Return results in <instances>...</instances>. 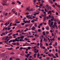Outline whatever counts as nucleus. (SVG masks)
Instances as JSON below:
<instances>
[{
  "label": "nucleus",
  "instance_id": "14",
  "mask_svg": "<svg viewBox=\"0 0 60 60\" xmlns=\"http://www.w3.org/2000/svg\"><path fill=\"white\" fill-rule=\"evenodd\" d=\"M24 38V36H22L20 37L21 39H23Z\"/></svg>",
  "mask_w": 60,
  "mask_h": 60
},
{
  "label": "nucleus",
  "instance_id": "63",
  "mask_svg": "<svg viewBox=\"0 0 60 60\" xmlns=\"http://www.w3.org/2000/svg\"><path fill=\"white\" fill-rule=\"evenodd\" d=\"M38 28H41V27H40V26L39 25L38 26Z\"/></svg>",
  "mask_w": 60,
  "mask_h": 60
},
{
  "label": "nucleus",
  "instance_id": "58",
  "mask_svg": "<svg viewBox=\"0 0 60 60\" xmlns=\"http://www.w3.org/2000/svg\"><path fill=\"white\" fill-rule=\"evenodd\" d=\"M2 34H3V35H5V33H3Z\"/></svg>",
  "mask_w": 60,
  "mask_h": 60
},
{
  "label": "nucleus",
  "instance_id": "60",
  "mask_svg": "<svg viewBox=\"0 0 60 60\" xmlns=\"http://www.w3.org/2000/svg\"><path fill=\"white\" fill-rule=\"evenodd\" d=\"M57 6L58 7H59V8H60V5H57Z\"/></svg>",
  "mask_w": 60,
  "mask_h": 60
},
{
  "label": "nucleus",
  "instance_id": "15",
  "mask_svg": "<svg viewBox=\"0 0 60 60\" xmlns=\"http://www.w3.org/2000/svg\"><path fill=\"white\" fill-rule=\"evenodd\" d=\"M37 23H35L34 24V26L35 27H37Z\"/></svg>",
  "mask_w": 60,
  "mask_h": 60
},
{
  "label": "nucleus",
  "instance_id": "4",
  "mask_svg": "<svg viewBox=\"0 0 60 60\" xmlns=\"http://www.w3.org/2000/svg\"><path fill=\"white\" fill-rule=\"evenodd\" d=\"M44 40L43 41H44L46 43H47V41H48V39H46L45 38H44Z\"/></svg>",
  "mask_w": 60,
  "mask_h": 60
},
{
  "label": "nucleus",
  "instance_id": "46",
  "mask_svg": "<svg viewBox=\"0 0 60 60\" xmlns=\"http://www.w3.org/2000/svg\"><path fill=\"white\" fill-rule=\"evenodd\" d=\"M11 11H13V13H15V11H13V9Z\"/></svg>",
  "mask_w": 60,
  "mask_h": 60
},
{
  "label": "nucleus",
  "instance_id": "2",
  "mask_svg": "<svg viewBox=\"0 0 60 60\" xmlns=\"http://www.w3.org/2000/svg\"><path fill=\"white\" fill-rule=\"evenodd\" d=\"M48 56H50V57H51H51H52L54 56V54H51V55H50V54H48Z\"/></svg>",
  "mask_w": 60,
  "mask_h": 60
},
{
  "label": "nucleus",
  "instance_id": "40",
  "mask_svg": "<svg viewBox=\"0 0 60 60\" xmlns=\"http://www.w3.org/2000/svg\"><path fill=\"white\" fill-rule=\"evenodd\" d=\"M9 38L10 39H12V37L11 36H10L9 37Z\"/></svg>",
  "mask_w": 60,
  "mask_h": 60
},
{
  "label": "nucleus",
  "instance_id": "43",
  "mask_svg": "<svg viewBox=\"0 0 60 60\" xmlns=\"http://www.w3.org/2000/svg\"><path fill=\"white\" fill-rule=\"evenodd\" d=\"M30 17V16H29L28 15H27L26 16V17L27 18H29Z\"/></svg>",
  "mask_w": 60,
  "mask_h": 60
},
{
  "label": "nucleus",
  "instance_id": "53",
  "mask_svg": "<svg viewBox=\"0 0 60 60\" xmlns=\"http://www.w3.org/2000/svg\"><path fill=\"white\" fill-rule=\"evenodd\" d=\"M12 32V30H11L10 31L9 33H11Z\"/></svg>",
  "mask_w": 60,
  "mask_h": 60
},
{
  "label": "nucleus",
  "instance_id": "1",
  "mask_svg": "<svg viewBox=\"0 0 60 60\" xmlns=\"http://www.w3.org/2000/svg\"><path fill=\"white\" fill-rule=\"evenodd\" d=\"M49 23L48 24L49 25V26L51 27V26H53V22H51V20H49Z\"/></svg>",
  "mask_w": 60,
  "mask_h": 60
},
{
  "label": "nucleus",
  "instance_id": "22",
  "mask_svg": "<svg viewBox=\"0 0 60 60\" xmlns=\"http://www.w3.org/2000/svg\"><path fill=\"white\" fill-rule=\"evenodd\" d=\"M25 40H23V39H21L20 40V41H24Z\"/></svg>",
  "mask_w": 60,
  "mask_h": 60
},
{
  "label": "nucleus",
  "instance_id": "55",
  "mask_svg": "<svg viewBox=\"0 0 60 60\" xmlns=\"http://www.w3.org/2000/svg\"><path fill=\"white\" fill-rule=\"evenodd\" d=\"M9 60H12V58L11 57L9 59Z\"/></svg>",
  "mask_w": 60,
  "mask_h": 60
},
{
  "label": "nucleus",
  "instance_id": "8",
  "mask_svg": "<svg viewBox=\"0 0 60 60\" xmlns=\"http://www.w3.org/2000/svg\"><path fill=\"white\" fill-rule=\"evenodd\" d=\"M45 28L46 30H49V26H48L47 27H45Z\"/></svg>",
  "mask_w": 60,
  "mask_h": 60
},
{
  "label": "nucleus",
  "instance_id": "32",
  "mask_svg": "<svg viewBox=\"0 0 60 60\" xmlns=\"http://www.w3.org/2000/svg\"><path fill=\"white\" fill-rule=\"evenodd\" d=\"M28 49H29V50H30V49H31V47H28Z\"/></svg>",
  "mask_w": 60,
  "mask_h": 60
},
{
  "label": "nucleus",
  "instance_id": "50",
  "mask_svg": "<svg viewBox=\"0 0 60 60\" xmlns=\"http://www.w3.org/2000/svg\"><path fill=\"white\" fill-rule=\"evenodd\" d=\"M30 44L31 45H32V44H35V43H30Z\"/></svg>",
  "mask_w": 60,
  "mask_h": 60
},
{
  "label": "nucleus",
  "instance_id": "26",
  "mask_svg": "<svg viewBox=\"0 0 60 60\" xmlns=\"http://www.w3.org/2000/svg\"><path fill=\"white\" fill-rule=\"evenodd\" d=\"M51 12V11H49L48 12V14H49V13H50Z\"/></svg>",
  "mask_w": 60,
  "mask_h": 60
},
{
  "label": "nucleus",
  "instance_id": "48",
  "mask_svg": "<svg viewBox=\"0 0 60 60\" xmlns=\"http://www.w3.org/2000/svg\"><path fill=\"white\" fill-rule=\"evenodd\" d=\"M12 34V33H11L10 34H9L8 35V36H10V35H11V34Z\"/></svg>",
  "mask_w": 60,
  "mask_h": 60
},
{
  "label": "nucleus",
  "instance_id": "47",
  "mask_svg": "<svg viewBox=\"0 0 60 60\" xmlns=\"http://www.w3.org/2000/svg\"><path fill=\"white\" fill-rule=\"evenodd\" d=\"M46 59L47 60H49V57H47L46 58Z\"/></svg>",
  "mask_w": 60,
  "mask_h": 60
},
{
  "label": "nucleus",
  "instance_id": "42",
  "mask_svg": "<svg viewBox=\"0 0 60 60\" xmlns=\"http://www.w3.org/2000/svg\"><path fill=\"white\" fill-rule=\"evenodd\" d=\"M46 34H49V32L48 31H46Z\"/></svg>",
  "mask_w": 60,
  "mask_h": 60
},
{
  "label": "nucleus",
  "instance_id": "31",
  "mask_svg": "<svg viewBox=\"0 0 60 60\" xmlns=\"http://www.w3.org/2000/svg\"><path fill=\"white\" fill-rule=\"evenodd\" d=\"M25 36H28V34L27 33H25Z\"/></svg>",
  "mask_w": 60,
  "mask_h": 60
},
{
  "label": "nucleus",
  "instance_id": "59",
  "mask_svg": "<svg viewBox=\"0 0 60 60\" xmlns=\"http://www.w3.org/2000/svg\"><path fill=\"white\" fill-rule=\"evenodd\" d=\"M56 24H57V23H56V22H55L54 23V25H56Z\"/></svg>",
  "mask_w": 60,
  "mask_h": 60
},
{
  "label": "nucleus",
  "instance_id": "36",
  "mask_svg": "<svg viewBox=\"0 0 60 60\" xmlns=\"http://www.w3.org/2000/svg\"><path fill=\"white\" fill-rule=\"evenodd\" d=\"M23 22H24L25 23H26V20H23Z\"/></svg>",
  "mask_w": 60,
  "mask_h": 60
},
{
  "label": "nucleus",
  "instance_id": "35",
  "mask_svg": "<svg viewBox=\"0 0 60 60\" xmlns=\"http://www.w3.org/2000/svg\"><path fill=\"white\" fill-rule=\"evenodd\" d=\"M51 16L52 17H51V18H52V19H54V16Z\"/></svg>",
  "mask_w": 60,
  "mask_h": 60
},
{
  "label": "nucleus",
  "instance_id": "49",
  "mask_svg": "<svg viewBox=\"0 0 60 60\" xmlns=\"http://www.w3.org/2000/svg\"><path fill=\"white\" fill-rule=\"evenodd\" d=\"M17 39H18V38H16L15 39V42L16 41H17Z\"/></svg>",
  "mask_w": 60,
  "mask_h": 60
},
{
  "label": "nucleus",
  "instance_id": "25",
  "mask_svg": "<svg viewBox=\"0 0 60 60\" xmlns=\"http://www.w3.org/2000/svg\"><path fill=\"white\" fill-rule=\"evenodd\" d=\"M21 24L22 26H24L25 25V23L24 22H22L21 23Z\"/></svg>",
  "mask_w": 60,
  "mask_h": 60
},
{
  "label": "nucleus",
  "instance_id": "27",
  "mask_svg": "<svg viewBox=\"0 0 60 60\" xmlns=\"http://www.w3.org/2000/svg\"><path fill=\"white\" fill-rule=\"evenodd\" d=\"M28 19H33V18H32V17L30 16L28 18Z\"/></svg>",
  "mask_w": 60,
  "mask_h": 60
},
{
  "label": "nucleus",
  "instance_id": "7",
  "mask_svg": "<svg viewBox=\"0 0 60 60\" xmlns=\"http://www.w3.org/2000/svg\"><path fill=\"white\" fill-rule=\"evenodd\" d=\"M36 29V28L34 26H33L31 28V30H35Z\"/></svg>",
  "mask_w": 60,
  "mask_h": 60
},
{
  "label": "nucleus",
  "instance_id": "33",
  "mask_svg": "<svg viewBox=\"0 0 60 60\" xmlns=\"http://www.w3.org/2000/svg\"><path fill=\"white\" fill-rule=\"evenodd\" d=\"M20 32L21 33H22V32H24V31L22 30L21 31H20Z\"/></svg>",
  "mask_w": 60,
  "mask_h": 60
},
{
  "label": "nucleus",
  "instance_id": "51",
  "mask_svg": "<svg viewBox=\"0 0 60 60\" xmlns=\"http://www.w3.org/2000/svg\"><path fill=\"white\" fill-rule=\"evenodd\" d=\"M55 45L56 46H57V42H56L55 43Z\"/></svg>",
  "mask_w": 60,
  "mask_h": 60
},
{
  "label": "nucleus",
  "instance_id": "23",
  "mask_svg": "<svg viewBox=\"0 0 60 60\" xmlns=\"http://www.w3.org/2000/svg\"><path fill=\"white\" fill-rule=\"evenodd\" d=\"M18 21V20L17 19H16V20H15V22L16 23Z\"/></svg>",
  "mask_w": 60,
  "mask_h": 60
},
{
  "label": "nucleus",
  "instance_id": "56",
  "mask_svg": "<svg viewBox=\"0 0 60 60\" xmlns=\"http://www.w3.org/2000/svg\"><path fill=\"white\" fill-rule=\"evenodd\" d=\"M42 25V23H41L39 25L40 26H41Z\"/></svg>",
  "mask_w": 60,
  "mask_h": 60
},
{
  "label": "nucleus",
  "instance_id": "28",
  "mask_svg": "<svg viewBox=\"0 0 60 60\" xmlns=\"http://www.w3.org/2000/svg\"><path fill=\"white\" fill-rule=\"evenodd\" d=\"M53 20H54V21H55V22H56V19H53Z\"/></svg>",
  "mask_w": 60,
  "mask_h": 60
},
{
  "label": "nucleus",
  "instance_id": "30",
  "mask_svg": "<svg viewBox=\"0 0 60 60\" xmlns=\"http://www.w3.org/2000/svg\"><path fill=\"white\" fill-rule=\"evenodd\" d=\"M43 35L44 36L45 35V31H44L43 33Z\"/></svg>",
  "mask_w": 60,
  "mask_h": 60
},
{
  "label": "nucleus",
  "instance_id": "34",
  "mask_svg": "<svg viewBox=\"0 0 60 60\" xmlns=\"http://www.w3.org/2000/svg\"><path fill=\"white\" fill-rule=\"evenodd\" d=\"M19 47H17L15 49H19Z\"/></svg>",
  "mask_w": 60,
  "mask_h": 60
},
{
  "label": "nucleus",
  "instance_id": "3",
  "mask_svg": "<svg viewBox=\"0 0 60 60\" xmlns=\"http://www.w3.org/2000/svg\"><path fill=\"white\" fill-rule=\"evenodd\" d=\"M16 42L15 40H11L10 41H9V43H11V42Z\"/></svg>",
  "mask_w": 60,
  "mask_h": 60
},
{
  "label": "nucleus",
  "instance_id": "9",
  "mask_svg": "<svg viewBox=\"0 0 60 60\" xmlns=\"http://www.w3.org/2000/svg\"><path fill=\"white\" fill-rule=\"evenodd\" d=\"M27 55H25V56H26L27 58H28V57H29V56H30V54H28Z\"/></svg>",
  "mask_w": 60,
  "mask_h": 60
},
{
  "label": "nucleus",
  "instance_id": "62",
  "mask_svg": "<svg viewBox=\"0 0 60 60\" xmlns=\"http://www.w3.org/2000/svg\"><path fill=\"white\" fill-rule=\"evenodd\" d=\"M22 34H26V33H22Z\"/></svg>",
  "mask_w": 60,
  "mask_h": 60
},
{
  "label": "nucleus",
  "instance_id": "6",
  "mask_svg": "<svg viewBox=\"0 0 60 60\" xmlns=\"http://www.w3.org/2000/svg\"><path fill=\"white\" fill-rule=\"evenodd\" d=\"M4 57H5L6 58H8V57H9V56L8 55H4Z\"/></svg>",
  "mask_w": 60,
  "mask_h": 60
},
{
  "label": "nucleus",
  "instance_id": "13",
  "mask_svg": "<svg viewBox=\"0 0 60 60\" xmlns=\"http://www.w3.org/2000/svg\"><path fill=\"white\" fill-rule=\"evenodd\" d=\"M11 24H12V23L11 22L10 23V25L9 26H8V28H9V27H10V26H12V25H11Z\"/></svg>",
  "mask_w": 60,
  "mask_h": 60
},
{
  "label": "nucleus",
  "instance_id": "54",
  "mask_svg": "<svg viewBox=\"0 0 60 60\" xmlns=\"http://www.w3.org/2000/svg\"><path fill=\"white\" fill-rule=\"evenodd\" d=\"M11 54L12 55V54H13V55H14V54H15V53H14V52H12V53H11Z\"/></svg>",
  "mask_w": 60,
  "mask_h": 60
},
{
  "label": "nucleus",
  "instance_id": "18",
  "mask_svg": "<svg viewBox=\"0 0 60 60\" xmlns=\"http://www.w3.org/2000/svg\"><path fill=\"white\" fill-rule=\"evenodd\" d=\"M12 49H13V48H7V49L8 50H11Z\"/></svg>",
  "mask_w": 60,
  "mask_h": 60
},
{
  "label": "nucleus",
  "instance_id": "45",
  "mask_svg": "<svg viewBox=\"0 0 60 60\" xmlns=\"http://www.w3.org/2000/svg\"><path fill=\"white\" fill-rule=\"evenodd\" d=\"M24 55H25V54H24V53H23L21 54V56H24Z\"/></svg>",
  "mask_w": 60,
  "mask_h": 60
},
{
  "label": "nucleus",
  "instance_id": "24",
  "mask_svg": "<svg viewBox=\"0 0 60 60\" xmlns=\"http://www.w3.org/2000/svg\"><path fill=\"white\" fill-rule=\"evenodd\" d=\"M34 31L35 32V33L36 34H37V33H38V30H35Z\"/></svg>",
  "mask_w": 60,
  "mask_h": 60
},
{
  "label": "nucleus",
  "instance_id": "5",
  "mask_svg": "<svg viewBox=\"0 0 60 60\" xmlns=\"http://www.w3.org/2000/svg\"><path fill=\"white\" fill-rule=\"evenodd\" d=\"M57 25H53L52 26V27L53 29L54 28H56V27H57Z\"/></svg>",
  "mask_w": 60,
  "mask_h": 60
},
{
  "label": "nucleus",
  "instance_id": "44",
  "mask_svg": "<svg viewBox=\"0 0 60 60\" xmlns=\"http://www.w3.org/2000/svg\"><path fill=\"white\" fill-rule=\"evenodd\" d=\"M20 30H18L16 31V33H19V32H20Z\"/></svg>",
  "mask_w": 60,
  "mask_h": 60
},
{
  "label": "nucleus",
  "instance_id": "52",
  "mask_svg": "<svg viewBox=\"0 0 60 60\" xmlns=\"http://www.w3.org/2000/svg\"><path fill=\"white\" fill-rule=\"evenodd\" d=\"M26 46H31V45L30 44H29L28 43V45H26Z\"/></svg>",
  "mask_w": 60,
  "mask_h": 60
},
{
  "label": "nucleus",
  "instance_id": "11",
  "mask_svg": "<svg viewBox=\"0 0 60 60\" xmlns=\"http://www.w3.org/2000/svg\"><path fill=\"white\" fill-rule=\"evenodd\" d=\"M24 40H26V41H29L30 39L28 38H24Z\"/></svg>",
  "mask_w": 60,
  "mask_h": 60
},
{
  "label": "nucleus",
  "instance_id": "57",
  "mask_svg": "<svg viewBox=\"0 0 60 60\" xmlns=\"http://www.w3.org/2000/svg\"><path fill=\"white\" fill-rule=\"evenodd\" d=\"M12 4H15V3H14V2H12Z\"/></svg>",
  "mask_w": 60,
  "mask_h": 60
},
{
  "label": "nucleus",
  "instance_id": "12",
  "mask_svg": "<svg viewBox=\"0 0 60 60\" xmlns=\"http://www.w3.org/2000/svg\"><path fill=\"white\" fill-rule=\"evenodd\" d=\"M30 23V20L29 21H26V23H28L29 24Z\"/></svg>",
  "mask_w": 60,
  "mask_h": 60
},
{
  "label": "nucleus",
  "instance_id": "17",
  "mask_svg": "<svg viewBox=\"0 0 60 60\" xmlns=\"http://www.w3.org/2000/svg\"><path fill=\"white\" fill-rule=\"evenodd\" d=\"M30 25V24H27L25 25V27H27V26H29Z\"/></svg>",
  "mask_w": 60,
  "mask_h": 60
},
{
  "label": "nucleus",
  "instance_id": "29",
  "mask_svg": "<svg viewBox=\"0 0 60 60\" xmlns=\"http://www.w3.org/2000/svg\"><path fill=\"white\" fill-rule=\"evenodd\" d=\"M17 3H19L20 4H21V2H19V1H17Z\"/></svg>",
  "mask_w": 60,
  "mask_h": 60
},
{
  "label": "nucleus",
  "instance_id": "64",
  "mask_svg": "<svg viewBox=\"0 0 60 60\" xmlns=\"http://www.w3.org/2000/svg\"><path fill=\"white\" fill-rule=\"evenodd\" d=\"M17 45H19V42H17Z\"/></svg>",
  "mask_w": 60,
  "mask_h": 60
},
{
  "label": "nucleus",
  "instance_id": "38",
  "mask_svg": "<svg viewBox=\"0 0 60 60\" xmlns=\"http://www.w3.org/2000/svg\"><path fill=\"white\" fill-rule=\"evenodd\" d=\"M38 31L39 32H41V30L40 29H39L38 30Z\"/></svg>",
  "mask_w": 60,
  "mask_h": 60
},
{
  "label": "nucleus",
  "instance_id": "20",
  "mask_svg": "<svg viewBox=\"0 0 60 60\" xmlns=\"http://www.w3.org/2000/svg\"><path fill=\"white\" fill-rule=\"evenodd\" d=\"M12 44L13 45H16V43H13Z\"/></svg>",
  "mask_w": 60,
  "mask_h": 60
},
{
  "label": "nucleus",
  "instance_id": "10",
  "mask_svg": "<svg viewBox=\"0 0 60 60\" xmlns=\"http://www.w3.org/2000/svg\"><path fill=\"white\" fill-rule=\"evenodd\" d=\"M41 16H42L43 17H45L46 16V14H45V15L43 14H42L41 15Z\"/></svg>",
  "mask_w": 60,
  "mask_h": 60
},
{
  "label": "nucleus",
  "instance_id": "21",
  "mask_svg": "<svg viewBox=\"0 0 60 60\" xmlns=\"http://www.w3.org/2000/svg\"><path fill=\"white\" fill-rule=\"evenodd\" d=\"M29 11H33V9H30Z\"/></svg>",
  "mask_w": 60,
  "mask_h": 60
},
{
  "label": "nucleus",
  "instance_id": "37",
  "mask_svg": "<svg viewBox=\"0 0 60 60\" xmlns=\"http://www.w3.org/2000/svg\"><path fill=\"white\" fill-rule=\"evenodd\" d=\"M40 46H43V45H42V43L41 42L40 43Z\"/></svg>",
  "mask_w": 60,
  "mask_h": 60
},
{
  "label": "nucleus",
  "instance_id": "61",
  "mask_svg": "<svg viewBox=\"0 0 60 60\" xmlns=\"http://www.w3.org/2000/svg\"><path fill=\"white\" fill-rule=\"evenodd\" d=\"M53 57L54 58H56V57L54 55V56H53Z\"/></svg>",
  "mask_w": 60,
  "mask_h": 60
},
{
  "label": "nucleus",
  "instance_id": "39",
  "mask_svg": "<svg viewBox=\"0 0 60 60\" xmlns=\"http://www.w3.org/2000/svg\"><path fill=\"white\" fill-rule=\"evenodd\" d=\"M39 55L40 54H39L38 53V58H39V56H40Z\"/></svg>",
  "mask_w": 60,
  "mask_h": 60
},
{
  "label": "nucleus",
  "instance_id": "16",
  "mask_svg": "<svg viewBox=\"0 0 60 60\" xmlns=\"http://www.w3.org/2000/svg\"><path fill=\"white\" fill-rule=\"evenodd\" d=\"M44 19L43 21H45L46 20V19H47V17H45L44 16Z\"/></svg>",
  "mask_w": 60,
  "mask_h": 60
},
{
  "label": "nucleus",
  "instance_id": "41",
  "mask_svg": "<svg viewBox=\"0 0 60 60\" xmlns=\"http://www.w3.org/2000/svg\"><path fill=\"white\" fill-rule=\"evenodd\" d=\"M6 1H5L4 0L3 1V2L4 3H7V2H6V1H7V0H5Z\"/></svg>",
  "mask_w": 60,
  "mask_h": 60
},
{
  "label": "nucleus",
  "instance_id": "19",
  "mask_svg": "<svg viewBox=\"0 0 60 60\" xmlns=\"http://www.w3.org/2000/svg\"><path fill=\"white\" fill-rule=\"evenodd\" d=\"M3 6H0V10H2V9H3Z\"/></svg>",
  "mask_w": 60,
  "mask_h": 60
}]
</instances>
